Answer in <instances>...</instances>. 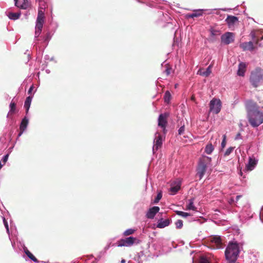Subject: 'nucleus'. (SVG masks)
Returning a JSON list of instances; mask_svg holds the SVG:
<instances>
[{
	"label": "nucleus",
	"mask_w": 263,
	"mask_h": 263,
	"mask_svg": "<svg viewBox=\"0 0 263 263\" xmlns=\"http://www.w3.org/2000/svg\"><path fill=\"white\" fill-rule=\"evenodd\" d=\"M248 120L252 127L256 128L263 123V111L251 100L245 102Z\"/></svg>",
	"instance_id": "obj_1"
},
{
	"label": "nucleus",
	"mask_w": 263,
	"mask_h": 263,
	"mask_svg": "<svg viewBox=\"0 0 263 263\" xmlns=\"http://www.w3.org/2000/svg\"><path fill=\"white\" fill-rule=\"evenodd\" d=\"M240 253L239 243L236 241H230L225 250V257L227 260L236 262Z\"/></svg>",
	"instance_id": "obj_2"
},
{
	"label": "nucleus",
	"mask_w": 263,
	"mask_h": 263,
	"mask_svg": "<svg viewBox=\"0 0 263 263\" xmlns=\"http://www.w3.org/2000/svg\"><path fill=\"white\" fill-rule=\"evenodd\" d=\"M249 82L254 88H257L263 84V69L256 67L251 72Z\"/></svg>",
	"instance_id": "obj_3"
},
{
	"label": "nucleus",
	"mask_w": 263,
	"mask_h": 263,
	"mask_svg": "<svg viewBox=\"0 0 263 263\" xmlns=\"http://www.w3.org/2000/svg\"><path fill=\"white\" fill-rule=\"evenodd\" d=\"M44 22V13L41 11H39L35 23V30L34 33V42L39 40L38 37L41 34Z\"/></svg>",
	"instance_id": "obj_4"
},
{
	"label": "nucleus",
	"mask_w": 263,
	"mask_h": 263,
	"mask_svg": "<svg viewBox=\"0 0 263 263\" xmlns=\"http://www.w3.org/2000/svg\"><path fill=\"white\" fill-rule=\"evenodd\" d=\"M210 111L218 114L221 110V102L219 99L214 98L210 102Z\"/></svg>",
	"instance_id": "obj_5"
},
{
	"label": "nucleus",
	"mask_w": 263,
	"mask_h": 263,
	"mask_svg": "<svg viewBox=\"0 0 263 263\" xmlns=\"http://www.w3.org/2000/svg\"><path fill=\"white\" fill-rule=\"evenodd\" d=\"M137 240V238L133 236H129L125 238H122L117 241V246L118 247H130L135 243V241Z\"/></svg>",
	"instance_id": "obj_6"
},
{
	"label": "nucleus",
	"mask_w": 263,
	"mask_h": 263,
	"mask_svg": "<svg viewBox=\"0 0 263 263\" xmlns=\"http://www.w3.org/2000/svg\"><path fill=\"white\" fill-rule=\"evenodd\" d=\"M182 182V179L181 178H177L171 183V187L169 191L171 192V195H174L180 190Z\"/></svg>",
	"instance_id": "obj_7"
},
{
	"label": "nucleus",
	"mask_w": 263,
	"mask_h": 263,
	"mask_svg": "<svg viewBox=\"0 0 263 263\" xmlns=\"http://www.w3.org/2000/svg\"><path fill=\"white\" fill-rule=\"evenodd\" d=\"M29 124V119L26 116L21 120L19 126V133L17 135L16 140L25 133L27 128Z\"/></svg>",
	"instance_id": "obj_8"
},
{
	"label": "nucleus",
	"mask_w": 263,
	"mask_h": 263,
	"mask_svg": "<svg viewBox=\"0 0 263 263\" xmlns=\"http://www.w3.org/2000/svg\"><path fill=\"white\" fill-rule=\"evenodd\" d=\"M209 240L212 243V247L214 249H219L222 248L221 239L220 236L215 235L211 237Z\"/></svg>",
	"instance_id": "obj_9"
},
{
	"label": "nucleus",
	"mask_w": 263,
	"mask_h": 263,
	"mask_svg": "<svg viewBox=\"0 0 263 263\" xmlns=\"http://www.w3.org/2000/svg\"><path fill=\"white\" fill-rule=\"evenodd\" d=\"M207 165L203 162V161H198V166L196 169L197 175L199 177V179H201L206 171Z\"/></svg>",
	"instance_id": "obj_10"
},
{
	"label": "nucleus",
	"mask_w": 263,
	"mask_h": 263,
	"mask_svg": "<svg viewBox=\"0 0 263 263\" xmlns=\"http://www.w3.org/2000/svg\"><path fill=\"white\" fill-rule=\"evenodd\" d=\"M234 40V34L232 32H227L221 36V42L226 45H229Z\"/></svg>",
	"instance_id": "obj_11"
},
{
	"label": "nucleus",
	"mask_w": 263,
	"mask_h": 263,
	"mask_svg": "<svg viewBox=\"0 0 263 263\" xmlns=\"http://www.w3.org/2000/svg\"><path fill=\"white\" fill-rule=\"evenodd\" d=\"M258 159L253 156L249 157L248 163L246 164V168L247 171H251L253 170L258 163Z\"/></svg>",
	"instance_id": "obj_12"
},
{
	"label": "nucleus",
	"mask_w": 263,
	"mask_h": 263,
	"mask_svg": "<svg viewBox=\"0 0 263 263\" xmlns=\"http://www.w3.org/2000/svg\"><path fill=\"white\" fill-rule=\"evenodd\" d=\"M159 210L160 208L157 206H154L152 208H150L146 214V218L151 219H153L156 214L159 212Z\"/></svg>",
	"instance_id": "obj_13"
},
{
	"label": "nucleus",
	"mask_w": 263,
	"mask_h": 263,
	"mask_svg": "<svg viewBox=\"0 0 263 263\" xmlns=\"http://www.w3.org/2000/svg\"><path fill=\"white\" fill-rule=\"evenodd\" d=\"M154 143L153 152V153H155V151H157L162 144V138L161 135L159 134L158 136H156L154 140Z\"/></svg>",
	"instance_id": "obj_14"
},
{
	"label": "nucleus",
	"mask_w": 263,
	"mask_h": 263,
	"mask_svg": "<svg viewBox=\"0 0 263 263\" xmlns=\"http://www.w3.org/2000/svg\"><path fill=\"white\" fill-rule=\"evenodd\" d=\"M14 5L22 9H27L29 7L28 0H14Z\"/></svg>",
	"instance_id": "obj_15"
},
{
	"label": "nucleus",
	"mask_w": 263,
	"mask_h": 263,
	"mask_svg": "<svg viewBox=\"0 0 263 263\" xmlns=\"http://www.w3.org/2000/svg\"><path fill=\"white\" fill-rule=\"evenodd\" d=\"M205 10L203 9H195L194 10L193 13L186 14V18H194L202 16L204 11Z\"/></svg>",
	"instance_id": "obj_16"
},
{
	"label": "nucleus",
	"mask_w": 263,
	"mask_h": 263,
	"mask_svg": "<svg viewBox=\"0 0 263 263\" xmlns=\"http://www.w3.org/2000/svg\"><path fill=\"white\" fill-rule=\"evenodd\" d=\"M240 47L243 51H253L254 49L253 43L252 41L243 42L240 44Z\"/></svg>",
	"instance_id": "obj_17"
},
{
	"label": "nucleus",
	"mask_w": 263,
	"mask_h": 263,
	"mask_svg": "<svg viewBox=\"0 0 263 263\" xmlns=\"http://www.w3.org/2000/svg\"><path fill=\"white\" fill-rule=\"evenodd\" d=\"M21 246L23 248V250L26 255L34 262L39 263V261L27 249L24 243L21 244Z\"/></svg>",
	"instance_id": "obj_18"
},
{
	"label": "nucleus",
	"mask_w": 263,
	"mask_h": 263,
	"mask_svg": "<svg viewBox=\"0 0 263 263\" xmlns=\"http://www.w3.org/2000/svg\"><path fill=\"white\" fill-rule=\"evenodd\" d=\"M238 21V18L235 16L228 15L225 22L229 27L233 26Z\"/></svg>",
	"instance_id": "obj_19"
},
{
	"label": "nucleus",
	"mask_w": 263,
	"mask_h": 263,
	"mask_svg": "<svg viewBox=\"0 0 263 263\" xmlns=\"http://www.w3.org/2000/svg\"><path fill=\"white\" fill-rule=\"evenodd\" d=\"M171 223V220L169 219H164L163 218H161L158 220L157 222V227L158 228H164L170 225Z\"/></svg>",
	"instance_id": "obj_20"
},
{
	"label": "nucleus",
	"mask_w": 263,
	"mask_h": 263,
	"mask_svg": "<svg viewBox=\"0 0 263 263\" xmlns=\"http://www.w3.org/2000/svg\"><path fill=\"white\" fill-rule=\"evenodd\" d=\"M247 65L244 62H240L238 65L237 74L239 76L243 77L245 74Z\"/></svg>",
	"instance_id": "obj_21"
},
{
	"label": "nucleus",
	"mask_w": 263,
	"mask_h": 263,
	"mask_svg": "<svg viewBox=\"0 0 263 263\" xmlns=\"http://www.w3.org/2000/svg\"><path fill=\"white\" fill-rule=\"evenodd\" d=\"M166 123V116L162 114H160L158 117V125L164 129Z\"/></svg>",
	"instance_id": "obj_22"
},
{
	"label": "nucleus",
	"mask_w": 263,
	"mask_h": 263,
	"mask_svg": "<svg viewBox=\"0 0 263 263\" xmlns=\"http://www.w3.org/2000/svg\"><path fill=\"white\" fill-rule=\"evenodd\" d=\"M32 98V96H29L26 98L25 101L24 107L26 110V115L28 114Z\"/></svg>",
	"instance_id": "obj_23"
},
{
	"label": "nucleus",
	"mask_w": 263,
	"mask_h": 263,
	"mask_svg": "<svg viewBox=\"0 0 263 263\" xmlns=\"http://www.w3.org/2000/svg\"><path fill=\"white\" fill-rule=\"evenodd\" d=\"M6 14L9 19L15 21L18 20L20 18L21 15V12L17 13L8 12L6 13Z\"/></svg>",
	"instance_id": "obj_24"
},
{
	"label": "nucleus",
	"mask_w": 263,
	"mask_h": 263,
	"mask_svg": "<svg viewBox=\"0 0 263 263\" xmlns=\"http://www.w3.org/2000/svg\"><path fill=\"white\" fill-rule=\"evenodd\" d=\"M194 198H191L188 200V203L186 205V210L197 211V208L194 205Z\"/></svg>",
	"instance_id": "obj_25"
},
{
	"label": "nucleus",
	"mask_w": 263,
	"mask_h": 263,
	"mask_svg": "<svg viewBox=\"0 0 263 263\" xmlns=\"http://www.w3.org/2000/svg\"><path fill=\"white\" fill-rule=\"evenodd\" d=\"M16 112V103L13 100L9 104V111L7 115V118L9 117V114L15 113Z\"/></svg>",
	"instance_id": "obj_26"
},
{
	"label": "nucleus",
	"mask_w": 263,
	"mask_h": 263,
	"mask_svg": "<svg viewBox=\"0 0 263 263\" xmlns=\"http://www.w3.org/2000/svg\"><path fill=\"white\" fill-rule=\"evenodd\" d=\"M171 98H172V95H171L170 91H168V90L166 91L164 93V97H163V99H164V101L165 102V103H166L167 104L170 103Z\"/></svg>",
	"instance_id": "obj_27"
},
{
	"label": "nucleus",
	"mask_w": 263,
	"mask_h": 263,
	"mask_svg": "<svg viewBox=\"0 0 263 263\" xmlns=\"http://www.w3.org/2000/svg\"><path fill=\"white\" fill-rule=\"evenodd\" d=\"M214 149V146L212 143H209L206 145L204 148V152L208 155H210L213 152Z\"/></svg>",
	"instance_id": "obj_28"
},
{
	"label": "nucleus",
	"mask_w": 263,
	"mask_h": 263,
	"mask_svg": "<svg viewBox=\"0 0 263 263\" xmlns=\"http://www.w3.org/2000/svg\"><path fill=\"white\" fill-rule=\"evenodd\" d=\"M52 36V34L50 32H48L46 33L45 36L43 37V41L45 43H47V45L48 44V42L51 40Z\"/></svg>",
	"instance_id": "obj_29"
},
{
	"label": "nucleus",
	"mask_w": 263,
	"mask_h": 263,
	"mask_svg": "<svg viewBox=\"0 0 263 263\" xmlns=\"http://www.w3.org/2000/svg\"><path fill=\"white\" fill-rule=\"evenodd\" d=\"M200 161H203L207 165L208 163H210L211 161V158L206 156H203L199 160Z\"/></svg>",
	"instance_id": "obj_30"
},
{
	"label": "nucleus",
	"mask_w": 263,
	"mask_h": 263,
	"mask_svg": "<svg viewBox=\"0 0 263 263\" xmlns=\"http://www.w3.org/2000/svg\"><path fill=\"white\" fill-rule=\"evenodd\" d=\"M211 65H210L208 67V68L206 69V70L205 71H204L203 72H201L200 73V75L201 76H204L205 77H208V76H209V75L211 74Z\"/></svg>",
	"instance_id": "obj_31"
},
{
	"label": "nucleus",
	"mask_w": 263,
	"mask_h": 263,
	"mask_svg": "<svg viewBox=\"0 0 263 263\" xmlns=\"http://www.w3.org/2000/svg\"><path fill=\"white\" fill-rule=\"evenodd\" d=\"M175 213L177 215L182 216L184 218L187 217L189 216H191V215L190 213L184 212L183 211H176Z\"/></svg>",
	"instance_id": "obj_32"
},
{
	"label": "nucleus",
	"mask_w": 263,
	"mask_h": 263,
	"mask_svg": "<svg viewBox=\"0 0 263 263\" xmlns=\"http://www.w3.org/2000/svg\"><path fill=\"white\" fill-rule=\"evenodd\" d=\"M135 231H136V230L134 229H132V228L128 229L123 232V235L124 236H128V235H132L133 233H134V232Z\"/></svg>",
	"instance_id": "obj_33"
},
{
	"label": "nucleus",
	"mask_w": 263,
	"mask_h": 263,
	"mask_svg": "<svg viewBox=\"0 0 263 263\" xmlns=\"http://www.w3.org/2000/svg\"><path fill=\"white\" fill-rule=\"evenodd\" d=\"M176 229H180L183 227V221L181 219L177 220L175 223Z\"/></svg>",
	"instance_id": "obj_34"
},
{
	"label": "nucleus",
	"mask_w": 263,
	"mask_h": 263,
	"mask_svg": "<svg viewBox=\"0 0 263 263\" xmlns=\"http://www.w3.org/2000/svg\"><path fill=\"white\" fill-rule=\"evenodd\" d=\"M199 263H211V262L207 257L202 256L199 259Z\"/></svg>",
	"instance_id": "obj_35"
},
{
	"label": "nucleus",
	"mask_w": 263,
	"mask_h": 263,
	"mask_svg": "<svg viewBox=\"0 0 263 263\" xmlns=\"http://www.w3.org/2000/svg\"><path fill=\"white\" fill-rule=\"evenodd\" d=\"M3 223L5 226V227L6 229L7 233L8 234H9V229L8 223L4 217H3Z\"/></svg>",
	"instance_id": "obj_36"
},
{
	"label": "nucleus",
	"mask_w": 263,
	"mask_h": 263,
	"mask_svg": "<svg viewBox=\"0 0 263 263\" xmlns=\"http://www.w3.org/2000/svg\"><path fill=\"white\" fill-rule=\"evenodd\" d=\"M162 197V195L161 192L158 193L157 194L156 198L154 199V202L155 203H158L160 201V200L161 199Z\"/></svg>",
	"instance_id": "obj_37"
},
{
	"label": "nucleus",
	"mask_w": 263,
	"mask_h": 263,
	"mask_svg": "<svg viewBox=\"0 0 263 263\" xmlns=\"http://www.w3.org/2000/svg\"><path fill=\"white\" fill-rule=\"evenodd\" d=\"M185 131V125L184 124L181 126V127L179 128L178 132L179 135H182L184 134Z\"/></svg>",
	"instance_id": "obj_38"
},
{
	"label": "nucleus",
	"mask_w": 263,
	"mask_h": 263,
	"mask_svg": "<svg viewBox=\"0 0 263 263\" xmlns=\"http://www.w3.org/2000/svg\"><path fill=\"white\" fill-rule=\"evenodd\" d=\"M234 148L233 147H229L224 152V156H229L234 150Z\"/></svg>",
	"instance_id": "obj_39"
},
{
	"label": "nucleus",
	"mask_w": 263,
	"mask_h": 263,
	"mask_svg": "<svg viewBox=\"0 0 263 263\" xmlns=\"http://www.w3.org/2000/svg\"><path fill=\"white\" fill-rule=\"evenodd\" d=\"M222 141L221 143V147L222 148H223L226 144V135H223V136Z\"/></svg>",
	"instance_id": "obj_40"
},
{
	"label": "nucleus",
	"mask_w": 263,
	"mask_h": 263,
	"mask_svg": "<svg viewBox=\"0 0 263 263\" xmlns=\"http://www.w3.org/2000/svg\"><path fill=\"white\" fill-rule=\"evenodd\" d=\"M8 157H9V154H7L6 155H5L3 158H2V161L3 162V164H5V163L7 161L8 159Z\"/></svg>",
	"instance_id": "obj_41"
},
{
	"label": "nucleus",
	"mask_w": 263,
	"mask_h": 263,
	"mask_svg": "<svg viewBox=\"0 0 263 263\" xmlns=\"http://www.w3.org/2000/svg\"><path fill=\"white\" fill-rule=\"evenodd\" d=\"M171 68L168 67V66H167L166 67V69L164 71V72L166 73V76H168L171 73Z\"/></svg>",
	"instance_id": "obj_42"
},
{
	"label": "nucleus",
	"mask_w": 263,
	"mask_h": 263,
	"mask_svg": "<svg viewBox=\"0 0 263 263\" xmlns=\"http://www.w3.org/2000/svg\"><path fill=\"white\" fill-rule=\"evenodd\" d=\"M210 31L211 36H215L216 35V33L218 32L217 30H214L213 29H211Z\"/></svg>",
	"instance_id": "obj_43"
},
{
	"label": "nucleus",
	"mask_w": 263,
	"mask_h": 263,
	"mask_svg": "<svg viewBox=\"0 0 263 263\" xmlns=\"http://www.w3.org/2000/svg\"><path fill=\"white\" fill-rule=\"evenodd\" d=\"M205 10L204 12L207 11V14H210L213 13V11L214 10H216L217 9H205Z\"/></svg>",
	"instance_id": "obj_44"
},
{
	"label": "nucleus",
	"mask_w": 263,
	"mask_h": 263,
	"mask_svg": "<svg viewBox=\"0 0 263 263\" xmlns=\"http://www.w3.org/2000/svg\"><path fill=\"white\" fill-rule=\"evenodd\" d=\"M259 219L263 223V209H261V210L259 214Z\"/></svg>",
	"instance_id": "obj_45"
},
{
	"label": "nucleus",
	"mask_w": 263,
	"mask_h": 263,
	"mask_svg": "<svg viewBox=\"0 0 263 263\" xmlns=\"http://www.w3.org/2000/svg\"><path fill=\"white\" fill-rule=\"evenodd\" d=\"M110 248V244L107 245L104 248L103 250V254H105L107 250H108Z\"/></svg>",
	"instance_id": "obj_46"
},
{
	"label": "nucleus",
	"mask_w": 263,
	"mask_h": 263,
	"mask_svg": "<svg viewBox=\"0 0 263 263\" xmlns=\"http://www.w3.org/2000/svg\"><path fill=\"white\" fill-rule=\"evenodd\" d=\"M241 138H242L241 135L240 133H239L236 135L235 139L239 140V139H241Z\"/></svg>",
	"instance_id": "obj_47"
},
{
	"label": "nucleus",
	"mask_w": 263,
	"mask_h": 263,
	"mask_svg": "<svg viewBox=\"0 0 263 263\" xmlns=\"http://www.w3.org/2000/svg\"><path fill=\"white\" fill-rule=\"evenodd\" d=\"M33 88H34V86H33V85H32L30 87V88H29V90H28V94H30V93L32 92V90H33Z\"/></svg>",
	"instance_id": "obj_48"
},
{
	"label": "nucleus",
	"mask_w": 263,
	"mask_h": 263,
	"mask_svg": "<svg viewBox=\"0 0 263 263\" xmlns=\"http://www.w3.org/2000/svg\"><path fill=\"white\" fill-rule=\"evenodd\" d=\"M241 197V195H237L236 197L234 198L235 202H237Z\"/></svg>",
	"instance_id": "obj_49"
},
{
	"label": "nucleus",
	"mask_w": 263,
	"mask_h": 263,
	"mask_svg": "<svg viewBox=\"0 0 263 263\" xmlns=\"http://www.w3.org/2000/svg\"><path fill=\"white\" fill-rule=\"evenodd\" d=\"M229 202L230 204H232L235 203V199L233 197H231L229 200Z\"/></svg>",
	"instance_id": "obj_50"
},
{
	"label": "nucleus",
	"mask_w": 263,
	"mask_h": 263,
	"mask_svg": "<svg viewBox=\"0 0 263 263\" xmlns=\"http://www.w3.org/2000/svg\"><path fill=\"white\" fill-rule=\"evenodd\" d=\"M105 254H103V250H102V251H101L100 253H99V255H98V258H100L102 256H103Z\"/></svg>",
	"instance_id": "obj_51"
},
{
	"label": "nucleus",
	"mask_w": 263,
	"mask_h": 263,
	"mask_svg": "<svg viewBox=\"0 0 263 263\" xmlns=\"http://www.w3.org/2000/svg\"><path fill=\"white\" fill-rule=\"evenodd\" d=\"M250 35L253 40H254L256 37L255 33L253 32H251L250 33Z\"/></svg>",
	"instance_id": "obj_52"
},
{
	"label": "nucleus",
	"mask_w": 263,
	"mask_h": 263,
	"mask_svg": "<svg viewBox=\"0 0 263 263\" xmlns=\"http://www.w3.org/2000/svg\"><path fill=\"white\" fill-rule=\"evenodd\" d=\"M44 59L45 61H48L50 60V57L48 55L46 54L44 56Z\"/></svg>",
	"instance_id": "obj_53"
},
{
	"label": "nucleus",
	"mask_w": 263,
	"mask_h": 263,
	"mask_svg": "<svg viewBox=\"0 0 263 263\" xmlns=\"http://www.w3.org/2000/svg\"><path fill=\"white\" fill-rule=\"evenodd\" d=\"M220 10L223 11H227L228 10H231V9H228V8H221Z\"/></svg>",
	"instance_id": "obj_54"
},
{
	"label": "nucleus",
	"mask_w": 263,
	"mask_h": 263,
	"mask_svg": "<svg viewBox=\"0 0 263 263\" xmlns=\"http://www.w3.org/2000/svg\"><path fill=\"white\" fill-rule=\"evenodd\" d=\"M47 66V63H46V64H43L42 66V68L43 69L45 68V67H46V66Z\"/></svg>",
	"instance_id": "obj_55"
},
{
	"label": "nucleus",
	"mask_w": 263,
	"mask_h": 263,
	"mask_svg": "<svg viewBox=\"0 0 263 263\" xmlns=\"http://www.w3.org/2000/svg\"><path fill=\"white\" fill-rule=\"evenodd\" d=\"M45 71L48 74H49L50 72V70L49 69H46Z\"/></svg>",
	"instance_id": "obj_56"
},
{
	"label": "nucleus",
	"mask_w": 263,
	"mask_h": 263,
	"mask_svg": "<svg viewBox=\"0 0 263 263\" xmlns=\"http://www.w3.org/2000/svg\"><path fill=\"white\" fill-rule=\"evenodd\" d=\"M121 263H125V260L124 259H122L121 260Z\"/></svg>",
	"instance_id": "obj_57"
},
{
	"label": "nucleus",
	"mask_w": 263,
	"mask_h": 263,
	"mask_svg": "<svg viewBox=\"0 0 263 263\" xmlns=\"http://www.w3.org/2000/svg\"><path fill=\"white\" fill-rule=\"evenodd\" d=\"M53 59H54V57H51V58H50V60H50V61H53Z\"/></svg>",
	"instance_id": "obj_58"
},
{
	"label": "nucleus",
	"mask_w": 263,
	"mask_h": 263,
	"mask_svg": "<svg viewBox=\"0 0 263 263\" xmlns=\"http://www.w3.org/2000/svg\"><path fill=\"white\" fill-rule=\"evenodd\" d=\"M194 220H193L192 217L189 219V221H194Z\"/></svg>",
	"instance_id": "obj_59"
},
{
	"label": "nucleus",
	"mask_w": 263,
	"mask_h": 263,
	"mask_svg": "<svg viewBox=\"0 0 263 263\" xmlns=\"http://www.w3.org/2000/svg\"><path fill=\"white\" fill-rule=\"evenodd\" d=\"M228 261V263H234V262L231 261L230 260H227Z\"/></svg>",
	"instance_id": "obj_60"
},
{
	"label": "nucleus",
	"mask_w": 263,
	"mask_h": 263,
	"mask_svg": "<svg viewBox=\"0 0 263 263\" xmlns=\"http://www.w3.org/2000/svg\"><path fill=\"white\" fill-rule=\"evenodd\" d=\"M252 217V215H251V216L248 215V218H251V217Z\"/></svg>",
	"instance_id": "obj_61"
},
{
	"label": "nucleus",
	"mask_w": 263,
	"mask_h": 263,
	"mask_svg": "<svg viewBox=\"0 0 263 263\" xmlns=\"http://www.w3.org/2000/svg\"><path fill=\"white\" fill-rule=\"evenodd\" d=\"M177 84H175V88L177 87Z\"/></svg>",
	"instance_id": "obj_62"
},
{
	"label": "nucleus",
	"mask_w": 263,
	"mask_h": 263,
	"mask_svg": "<svg viewBox=\"0 0 263 263\" xmlns=\"http://www.w3.org/2000/svg\"><path fill=\"white\" fill-rule=\"evenodd\" d=\"M58 24H57V23H56V27H58Z\"/></svg>",
	"instance_id": "obj_63"
}]
</instances>
